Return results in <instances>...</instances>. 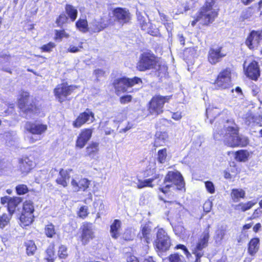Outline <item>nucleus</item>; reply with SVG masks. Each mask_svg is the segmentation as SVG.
Returning <instances> with one entry per match:
<instances>
[{
	"instance_id": "1",
	"label": "nucleus",
	"mask_w": 262,
	"mask_h": 262,
	"mask_svg": "<svg viewBox=\"0 0 262 262\" xmlns=\"http://www.w3.org/2000/svg\"><path fill=\"white\" fill-rule=\"evenodd\" d=\"M217 0H206L204 5L193 17L191 26L194 27L198 23L203 26H210L217 17L219 8L214 9Z\"/></svg>"
},
{
	"instance_id": "2",
	"label": "nucleus",
	"mask_w": 262,
	"mask_h": 262,
	"mask_svg": "<svg viewBox=\"0 0 262 262\" xmlns=\"http://www.w3.org/2000/svg\"><path fill=\"white\" fill-rule=\"evenodd\" d=\"M17 105L19 112L26 116H31L40 113L38 100L28 91H21L19 93Z\"/></svg>"
},
{
	"instance_id": "3",
	"label": "nucleus",
	"mask_w": 262,
	"mask_h": 262,
	"mask_svg": "<svg viewBox=\"0 0 262 262\" xmlns=\"http://www.w3.org/2000/svg\"><path fill=\"white\" fill-rule=\"evenodd\" d=\"M142 79L138 76L128 77L122 76L114 79L111 83L114 89L115 94L119 96L122 94L134 93L138 89H134L133 88L136 85L142 84Z\"/></svg>"
},
{
	"instance_id": "4",
	"label": "nucleus",
	"mask_w": 262,
	"mask_h": 262,
	"mask_svg": "<svg viewBox=\"0 0 262 262\" xmlns=\"http://www.w3.org/2000/svg\"><path fill=\"white\" fill-rule=\"evenodd\" d=\"M172 95L162 96L156 94L153 96L146 105L148 116L155 117L162 114L164 112V105L169 103Z\"/></svg>"
},
{
	"instance_id": "5",
	"label": "nucleus",
	"mask_w": 262,
	"mask_h": 262,
	"mask_svg": "<svg viewBox=\"0 0 262 262\" xmlns=\"http://www.w3.org/2000/svg\"><path fill=\"white\" fill-rule=\"evenodd\" d=\"M158 57L150 50L141 53L136 63V68L139 72H145L156 68Z\"/></svg>"
},
{
	"instance_id": "6",
	"label": "nucleus",
	"mask_w": 262,
	"mask_h": 262,
	"mask_svg": "<svg viewBox=\"0 0 262 262\" xmlns=\"http://www.w3.org/2000/svg\"><path fill=\"white\" fill-rule=\"evenodd\" d=\"M78 86L74 84H68V82L58 84L53 90L54 96L60 103L71 100L70 96L75 93Z\"/></svg>"
},
{
	"instance_id": "7",
	"label": "nucleus",
	"mask_w": 262,
	"mask_h": 262,
	"mask_svg": "<svg viewBox=\"0 0 262 262\" xmlns=\"http://www.w3.org/2000/svg\"><path fill=\"white\" fill-rule=\"evenodd\" d=\"M232 81V70L230 67L222 69L217 74L216 78L210 83L216 90H222L230 87Z\"/></svg>"
},
{
	"instance_id": "8",
	"label": "nucleus",
	"mask_w": 262,
	"mask_h": 262,
	"mask_svg": "<svg viewBox=\"0 0 262 262\" xmlns=\"http://www.w3.org/2000/svg\"><path fill=\"white\" fill-rule=\"evenodd\" d=\"M227 55V53L224 50L223 46L214 44L209 48L207 61L211 65L214 66L221 62Z\"/></svg>"
},
{
	"instance_id": "9",
	"label": "nucleus",
	"mask_w": 262,
	"mask_h": 262,
	"mask_svg": "<svg viewBox=\"0 0 262 262\" xmlns=\"http://www.w3.org/2000/svg\"><path fill=\"white\" fill-rule=\"evenodd\" d=\"M262 41V30L251 31L244 41L245 45L251 51L257 50Z\"/></svg>"
},
{
	"instance_id": "10",
	"label": "nucleus",
	"mask_w": 262,
	"mask_h": 262,
	"mask_svg": "<svg viewBox=\"0 0 262 262\" xmlns=\"http://www.w3.org/2000/svg\"><path fill=\"white\" fill-rule=\"evenodd\" d=\"M155 245L156 249L162 252L167 251L171 246L170 237L162 228L159 229L157 231Z\"/></svg>"
},
{
	"instance_id": "11",
	"label": "nucleus",
	"mask_w": 262,
	"mask_h": 262,
	"mask_svg": "<svg viewBox=\"0 0 262 262\" xmlns=\"http://www.w3.org/2000/svg\"><path fill=\"white\" fill-rule=\"evenodd\" d=\"M112 13L115 20L121 25L129 24L131 22L132 15L129 10L123 7H116L113 9Z\"/></svg>"
},
{
	"instance_id": "12",
	"label": "nucleus",
	"mask_w": 262,
	"mask_h": 262,
	"mask_svg": "<svg viewBox=\"0 0 262 262\" xmlns=\"http://www.w3.org/2000/svg\"><path fill=\"white\" fill-rule=\"evenodd\" d=\"M35 162L34 156H24L18 160V171L23 176L28 174L35 167Z\"/></svg>"
},
{
	"instance_id": "13",
	"label": "nucleus",
	"mask_w": 262,
	"mask_h": 262,
	"mask_svg": "<svg viewBox=\"0 0 262 262\" xmlns=\"http://www.w3.org/2000/svg\"><path fill=\"white\" fill-rule=\"evenodd\" d=\"M25 131L30 134L40 136L44 134L48 129V126L38 121H27L25 125Z\"/></svg>"
},
{
	"instance_id": "14",
	"label": "nucleus",
	"mask_w": 262,
	"mask_h": 262,
	"mask_svg": "<svg viewBox=\"0 0 262 262\" xmlns=\"http://www.w3.org/2000/svg\"><path fill=\"white\" fill-rule=\"evenodd\" d=\"M34 209L33 203L30 201H27L24 203L23 209L20 216V221L24 226H28L33 221L34 215L33 213Z\"/></svg>"
},
{
	"instance_id": "15",
	"label": "nucleus",
	"mask_w": 262,
	"mask_h": 262,
	"mask_svg": "<svg viewBox=\"0 0 262 262\" xmlns=\"http://www.w3.org/2000/svg\"><path fill=\"white\" fill-rule=\"evenodd\" d=\"M138 236L140 239L141 242L145 245V250L148 249V245L150 243L154 238V235L152 232V228L149 224H145L141 226Z\"/></svg>"
},
{
	"instance_id": "16",
	"label": "nucleus",
	"mask_w": 262,
	"mask_h": 262,
	"mask_svg": "<svg viewBox=\"0 0 262 262\" xmlns=\"http://www.w3.org/2000/svg\"><path fill=\"white\" fill-rule=\"evenodd\" d=\"M95 120L94 113L89 108H86L83 112L80 113L77 118L73 121L72 125L74 128H80L88 123L93 122Z\"/></svg>"
},
{
	"instance_id": "17",
	"label": "nucleus",
	"mask_w": 262,
	"mask_h": 262,
	"mask_svg": "<svg viewBox=\"0 0 262 262\" xmlns=\"http://www.w3.org/2000/svg\"><path fill=\"white\" fill-rule=\"evenodd\" d=\"M246 61L244 63V69L245 74L249 79L257 81L260 75V68L258 62L255 60H252L247 66Z\"/></svg>"
},
{
	"instance_id": "18",
	"label": "nucleus",
	"mask_w": 262,
	"mask_h": 262,
	"mask_svg": "<svg viewBox=\"0 0 262 262\" xmlns=\"http://www.w3.org/2000/svg\"><path fill=\"white\" fill-rule=\"evenodd\" d=\"M93 134V129L90 128L82 129L77 137L75 147L78 149L83 148L91 139Z\"/></svg>"
},
{
	"instance_id": "19",
	"label": "nucleus",
	"mask_w": 262,
	"mask_h": 262,
	"mask_svg": "<svg viewBox=\"0 0 262 262\" xmlns=\"http://www.w3.org/2000/svg\"><path fill=\"white\" fill-rule=\"evenodd\" d=\"M210 225H208L207 228L204 230L203 232L200 235L196 246L192 249V251H203V249L207 247L208 240L210 237Z\"/></svg>"
},
{
	"instance_id": "20",
	"label": "nucleus",
	"mask_w": 262,
	"mask_h": 262,
	"mask_svg": "<svg viewBox=\"0 0 262 262\" xmlns=\"http://www.w3.org/2000/svg\"><path fill=\"white\" fill-rule=\"evenodd\" d=\"M81 229V241L82 243L85 245L94 237V228L92 223H84Z\"/></svg>"
},
{
	"instance_id": "21",
	"label": "nucleus",
	"mask_w": 262,
	"mask_h": 262,
	"mask_svg": "<svg viewBox=\"0 0 262 262\" xmlns=\"http://www.w3.org/2000/svg\"><path fill=\"white\" fill-rule=\"evenodd\" d=\"M168 133L165 131L157 132L155 135L153 146L156 148L165 145L168 140Z\"/></svg>"
},
{
	"instance_id": "22",
	"label": "nucleus",
	"mask_w": 262,
	"mask_h": 262,
	"mask_svg": "<svg viewBox=\"0 0 262 262\" xmlns=\"http://www.w3.org/2000/svg\"><path fill=\"white\" fill-rule=\"evenodd\" d=\"M66 16L70 19V21L74 22L78 16V10L77 8L70 4H66L64 6V11Z\"/></svg>"
},
{
	"instance_id": "23",
	"label": "nucleus",
	"mask_w": 262,
	"mask_h": 262,
	"mask_svg": "<svg viewBox=\"0 0 262 262\" xmlns=\"http://www.w3.org/2000/svg\"><path fill=\"white\" fill-rule=\"evenodd\" d=\"M245 123L247 125L261 126L262 117L260 115H256L252 114L247 115L245 119Z\"/></svg>"
},
{
	"instance_id": "24",
	"label": "nucleus",
	"mask_w": 262,
	"mask_h": 262,
	"mask_svg": "<svg viewBox=\"0 0 262 262\" xmlns=\"http://www.w3.org/2000/svg\"><path fill=\"white\" fill-rule=\"evenodd\" d=\"M99 143L96 142H91L85 148V156L94 158L99 150Z\"/></svg>"
},
{
	"instance_id": "25",
	"label": "nucleus",
	"mask_w": 262,
	"mask_h": 262,
	"mask_svg": "<svg viewBox=\"0 0 262 262\" xmlns=\"http://www.w3.org/2000/svg\"><path fill=\"white\" fill-rule=\"evenodd\" d=\"M234 159L239 162H245L249 159L250 154L246 149H239L234 152Z\"/></svg>"
},
{
	"instance_id": "26",
	"label": "nucleus",
	"mask_w": 262,
	"mask_h": 262,
	"mask_svg": "<svg viewBox=\"0 0 262 262\" xmlns=\"http://www.w3.org/2000/svg\"><path fill=\"white\" fill-rule=\"evenodd\" d=\"M75 27L80 32H87L89 31V24L86 17L79 18L75 22Z\"/></svg>"
},
{
	"instance_id": "27",
	"label": "nucleus",
	"mask_w": 262,
	"mask_h": 262,
	"mask_svg": "<svg viewBox=\"0 0 262 262\" xmlns=\"http://www.w3.org/2000/svg\"><path fill=\"white\" fill-rule=\"evenodd\" d=\"M259 248V239L258 238H253L248 244V252L251 256H254Z\"/></svg>"
},
{
	"instance_id": "28",
	"label": "nucleus",
	"mask_w": 262,
	"mask_h": 262,
	"mask_svg": "<svg viewBox=\"0 0 262 262\" xmlns=\"http://www.w3.org/2000/svg\"><path fill=\"white\" fill-rule=\"evenodd\" d=\"M239 172L236 164L232 162L230 164V166L224 171V177L225 179H231L232 176L236 174Z\"/></svg>"
},
{
	"instance_id": "29",
	"label": "nucleus",
	"mask_w": 262,
	"mask_h": 262,
	"mask_svg": "<svg viewBox=\"0 0 262 262\" xmlns=\"http://www.w3.org/2000/svg\"><path fill=\"white\" fill-rule=\"evenodd\" d=\"M54 40L56 42H60L63 38H68L70 34L63 28L54 30Z\"/></svg>"
},
{
	"instance_id": "30",
	"label": "nucleus",
	"mask_w": 262,
	"mask_h": 262,
	"mask_svg": "<svg viewBox=\"0 0 262 262\" xmlns=\"http://www.w3.org/2000/svg\"><path fill=\"white\" fill-rule=\"evenodd\" d=\"M121 222L119 220H115L111 226L110 233L114 238H117L120 235L119 230L121 228Z\"/></svg>"
},
{
	"instance_id": "31",
	"label": "nucleus",
	"mask_w": 262,
	"mask_h": 262,
	"mask_svg": "<svg viewBox=\"0 0 262 262\" xmlns=\"http://www.w3.org/2000/svg\"><path fill=\"white\" fill-rule=\"evenodd\" d=\"M70 21V19L66 16L64 12H62L56 18L55 23L56 27L62 28Z\"/></svg>"
},
{
	"instance_id": "32",
	"label": "nucleus",
	"mask_w": 262,
	"mask_h": 262,
	"mask_svg": "<svg viewBox=\"0 0 262 262\" xmlns=\"http://www.w3.org/2000/svg\"><path fill=\"white\" fill-rule=\"evenodd\" d=\"M107 26L103 17H101L99 20L95 21L93 25V31L98 33L104 30Z\"/></svg>"
},
{
	"instance_id": "33",
	"label": "nucleus",
	"mask_w": 262,
	"mask_h": 262,
	"mask_svg": "<svg viewBox=\"0 0 262 262\" xmlns=\"http://www.w3.org/2000/svg\"><path fill=\"white\" fill-rule=\"evenodd\" d=\"M21 200L19 198H15L11 199L8 203V210L9 212V214L12 216L13 213L14 212L16 207L20 203Z\"/></svg>"
},
{
	"instance_id": "34",
	"label": "nucleus",
	"mask_w": 262,
	"mask_h": 262,
	"mask_svg": "<svg viewBox=\"0 0 262 262\" xmlns=\"http://www.w3.org/2000/svg\"><path fill=\"white\" fill-rule=\"evenodd\" d=\"M245 192L242 189H233L231 193L232 200L234 202H237L240 199L244 198Z\"/></svg>"
},
{
	"instance_id": "35",
	"label": "nucleus",
	"mask_w": 262,
	"mask_h": 262,
	"mask_svg": "<svg viewBox=\"0 0 262 262\" xmlns=\"http://www.w3.org/2000/svg\"><path fill=\"white\" fill-rule=\"evenodd\" d=\"M89 181H71L72 185L74 191L80 190H84L89 186Z\"/></svg>"
},
{
	"instance_id": "36",
	"label": "nucleus",
	"mask_w": 262,
	"mask_h": 262,
	"mask_svg": "<svg viewBox=\"0 0 262 262\" xmlns=\"http://www.w3.org/2000/svg\"><path fill=\"white\" fill-rule=\"evenodd\" d=\"M165 180H184L181 173L178 170L169 171Z\"/></svg>"
},
{
	"instance_id": "37",
	"label": "nucleus",
	"mask_w": 262,
	"mask_h": 262,
	"mask_svg": "<svg viewBox=\"0 0 262 262\" xmlns=\"http://www.w3.org/2000/svg\"><path fill=\"white\" fill-rule=\"evenodd\" d=\"M236 140L237 141L235 143H233L232 145L233 146H235V147H245L249 144V139L247 137L240 136L239 135H238L237 139Z\"/></svg>"
},
{
	"instance_id": "38",
	"label": "nucleus",
	"mask_w": 262,
	"mask_h": 262,
	"mask_svg": "<svg viewBox=\"0 0 262 262\" xmlns=\"http://www.w3.org/2000/svg\"><path fill=\"white\" fill-rule=\"evenodd\" d=\"M224 130L225 132L224 136V138L237 135L239 133V127L236 124H234V126H229L225 127Z\"/></svg>"
},
{
	"instance_id": "39",
	"label": "nucleus",
	"mask_w": 262,
	"mask_h": 262,
	"mask_svg": "<svg viewBox=\"0 0 262 262\" xmlns=\"http://www.w3.org/2000/svg\"><path fill=\"white\" fill-rule=\"evenodd\" d=\"M46 259L48 262H53L55 258L54 244H51L46 250Z\"/></svg>"
},
{
	"instance_id": "40",
	"label": "nucleus",
	"mask_w": 262,
	"mask_h": 262,
	"mask_svg": "<svg viewBox=\"0 0 262 262\" xmlns=\"http://www.w3.org/2000/svg\"><path fill=\"white\" fill-rule=\"evenodd\" d=\"M167 157V149L166 148H163L162 149H159L158 151L157 161L159 163H164L166 161Z\"/></svg>"
},
{
	"instance_id": "41",
	"label": "nucleus",
	"mask_w": 262,
	"mask_h": 262,
	"mask_svg": "<svg viewBox=\"0 0 262 262\" xmlns=\"http://www.w3.org/2000/svg\"><path fill=\"white\" fill-rule=\"evenodd\" d=\"M177 183L173 185H166L165 188H163L161 190L164 193L167 192V188H172L173 189L182 190L185 187V181H177Z\"/></svg>"
},
{
	"instance_id": "42",
	"label": "nucleus",
	"mask_w": 262,
	"mask_h": 262,
	"mask_svg": "<svg viewBox=\"0 0 262 262\" xmlns=\"http://www.w3.org/2000/svg\"><path fill=\"white\" fill-rule=\"evenodd\" d=\"M45 233L47 237L52 238L56 234V230L54 225L50 223L46 226L45 228Z\"/></svg>"
},
{
	"instance_id": "43",
	"label": "nucleus",
	"mask_w": 262,
	"mask_h": 262,
	"mask_svg": "<svg viewBox=\"0 0 262 262\" xmlns=\"http://www.w3.org/2000/svg\"><path fill=\"white\" fill-rule=\"evenodd\" d=\"M26 252L28 255H32L36 250V246L32 241H29L26 243Z\"/></svg>"
},
{
	"instance_id": "44",
	"label": "nucleus",
	"mask_w": 262,
	"mask_h": 262,
	"mask_svg": "<svg viewBox=\"0 0 262 262\" xmlns=\"http://www.w3.org/2000/svg\"><path fill=\"white\" fill-rule=\"evenodd\" d=\"M238 134L237 135H234L233 136H229V137H226V138L224 139V142L225 145H226L227 146L234 148L235 146H233V143H235L237 140H236L237 139V137L238 136Z\"/></svg>"
},
{
	"instance_id": "45",
	"label": "nucleus",
	"mask_w": 262,
	"mask_h": 262,
	"mask_svg": "<svg viewBox=\"0 0 262 262\" xmlns=\"http://www.w3.org/2000/svg\"><path fill=\"white\" fill-rule=\"evenodd\" d=\"M72 170L71 169H61L59 171V176L60 180H68L71 178V173Z\"/></svg>"
},
{
	"instance_id": "46",
	"label": "nucleus",
	"mask_w": 262,
	"mask_h": 262,
	"mask_svg": "<svg viewBox=\"0 0 262 262\" xmlns=\"http://www.w3.org/2000/svg\"><path fill=\"white\" fill-rule=\"evenodd\" d=\"M226 234V230L223 227L219 228L215 233L214 238L216 242H220Z\"/></svg>"
},
{
	"instance_id": "47",
	"label": "nucleus",
	"mask_w": 262,
	"mask_h": 262,
	"mask_svg": "<svg viewBox=\"0 0 262 262\" xmlns=\"http://www.w3.org/2000/svg\"><path fill=\"white\" fill-rule=\"evenodd\" d=\"M255 203L251 201L248 202L247 203H241L237 205H236L235 209L238 210H242V211H245L250 209L254 205Z\"/></svg>"
},
{
	"instance_id": "48",
	"label": "nucleus",
	"mask_w": 262,
	"mask_h": 262,
	"mask_svg": "<svg viewBox=\"0 0 262 262\" xmlns=\"http://www.w3.org/2000/svg\"><path fill=\"white\" fill-rule=\"evenodd\" d=\"M55 47L56 44L53 42L50 41L40 47V49L43 52H51Z\"/></svg>"
},
{
	"instance_id": "49",
	"label": "nucleus",
	"mask_w": 262,
	"mask_h": 262,
	"mask_svg": "<svg viewBox=\"0 0 262 262\" xmlns=\"http://www.w3.org/2000/svg\"><path fill=\"white\" fill-rule=\"evenodd\" d=\"M157 67H158L157 71L159 76L166 75L167 74L168 67L167 65L164 63H159L158 62Z\"/></svg>"
},
{
	"instance_id": "50",
	"label": "nucleus",
	"mask_w": 262,
	"mask_h": 262,
	"mask_svg": "<svg viewBox=\"0 0 262 262\" xmlns=\"http://www.w3.org/2000/svg\"><path fill=\"white\" fill-rule=\"evenodd\" d=\"M11 215L10 214H4L0 218V228L3 229L9 223Z\"/></svg>"
},
{
	"instance_id": "51",
	"label": "nucleus",
	"mask_w": 262,
	"mask_h": 262,
	"mask_svg": "<svg viewBox=\"0 0 262 262\" xmlns=\"http://www.w3.org/2000/svg\"><path fill=\"white\" fill-rule=\"evenodd\" d=\"M195 52L193 48H188L184 50L183 55L185 59H188L191 57H194Z\"/></svg>"
},
{
	"instance_id": "52",
	"label": "nucleus",
	"mask_w": 262,
	"mask_h": 262,
	"mask_svg": "<svg viewBox=\"0 0 262 262\" xmlns=\"http://www.w3.org/2000/svg\"><path fill=\"white\" fill-rule=\"evenodd\" d=\"M119 102L122 104L130 103L133 100V96L130 94H124L121 96L119 98Z\"/></svg>"
},
{
	"instance_id": "53",
	"label": "nucleus",
	"mask_w": 262,
	"mask_h": 262,
	"mask_svg": "<svg viewBox=\"0 0 262 262\" xmlns=\"http://www.w3.org/2000/svg\"><path fill=\"white\" fill-rule=\"evenodd\" d=\"M58 255L60 258L65 259L68 256L67 248L63 245L59 247Z\"/></svg>"
},
{
	"instance_id": "54",
	"label": "nucleus",
	"mask_w": 262,
	"mask_h": 262,
	"mask_svg": "<svg viewBox=\"0 0 262 262\" xmlns=\"http://www.w3.org/2000/svg\"><path fill=\"white\" fill-rule=\"evenodd\" d=\"M16 190L18 194L21 195L27 193L28 189L25 185H19L16 187Z\"/></svg>"
},
{
	"instance_id": "55",
	"label": "nucleus",
	"mask_w": 262,
	"mask_h": 262,
	"mask_svg": "<svg viewBox=\"0 0 262 262\" xmlns=\"http://www.w3.org/2000/svg\"><path fill=\"white\" fill-rule=\"evenodd\" d=\"M78 216L81 218H85L88 214V208L87 206H81L78 213Z\"/></svg>"
},
{
	"instance_id": "56",
	"label": "nucleus",
	"mask_w": 262,
	"mask_h": 262,
	"mask_svg": "<svg viewBox=\"0 0 262 262\" xmlns=\"http://www.w3.org/2000/svg\"><path fill=\"white\" fill-rule=\"evenodd\" d=\"M170 262H184V257L178 254H172L169 257Z\"/></svg>"
},
{
	"instance_id": "57",
	"label": "nucleus",
	"mask_w": 262,
	"mask_h": 262,
	"mask_svg": "<svg viewBox=\"0 0 262 262\" xmlns=\"http://www.w3.org/2000/svg\"><path fill=\"white\" fill-rule=\"evenodd\" d=\"M82 42H80L78 47L73 45L70 46L69 48L67 49V52L73 53H77L80 51V49H82Z\"/></svg>"
},
{
	"instance_id": "58",
	"label": "nucleus",
	"mask_w": 262,
	"mask_h": 262,
	"mask_svg": "<svg viewBox=\"0 0 262 262\" xmlns=\"http://www.w3.org/2000/svg\"><path fill=\"white\" fill-rule=\"evenodd\" d=\"M15 111V104L13 103H9L7 104V108L4 111V113L6 115H9Z\"/></svg>"
},
{
	"instance_id": "59",
	"label": "nucleus",
	"mask_w": 262,
	"mask_h": 262,
	"mask_svg": "<svg viewBox=\"0 0 262 262\" xmlns=\"http://www.w3.org/2000/svg\"><path fill=\"white\" fill-rule=\"evenodd\" d=\"M151 182L152 181H138L136 184L137 187L141 189L145 187H152Z\"/></svg>"
},
{
	"instance_id": "60",
	"label": "nucleus",
	"mask_w": 262,
	"mask_h": 262,
	"mask_svg": "<svg viewBox=\"0 0 262 262\" xmlns=\"http://www.w3.org/2000/svg\"><path fill=\"white\" fill-rule=\"evenodd\" d=\"M205 187L208 192L211 193L214 192V186L211 181H205Z\"/></svg>"
},
{
	"instance_id": "61",
	"label": "nucleus",
	"mask_w": 262,
	"mask_h": 262,
	"mask_svg": "<svg viewBox=\"0 0 262 262\" xmlns=\"http://www.w3.org/2000/svg\"><path fill=\"white\" fill-rule=\"evenodd\" d=\"M182 117V113L181 112H176L172 113L171 118L176 121L181 120Z\"/></svg>"
},
{
	"instance_id": "62",
	"label": "nucleus",
	"mask_w": 262,
	"mask_h": 262,
	"mask_svg": "<svg viewBox=\"0 0 262 262\" xmlns=\"http://www.w3.org/2000/svg\"><path fill=\"white\" fill-rule=\"evenodd\" d=\"M212 203L210 201H206L203 206L204 211L206 212H209L211 209Z\"/></svg>"
},
{
	"instance_id": "63",
	"label": "nucleus",
	"mask_w": 262,
	"mask_h": 262,
	"mask_svg": "<svg viewBox=\"0 0 262 262\" xmlns=\"http://www.w3.org/2000/svg\"><path fill=\"white\" fill-rule=\"evenodd\" d=\"M192 253L195 254L196 259L194 262H200L201 260L200 258L202 257V256L204 255V252L203 251H200L197 252L196 251H192Z\"/></svg>"
},
{
	"instance_id": "64",
	"label": "nucleus",
	"mask_w": 262,
	"mask_h": 262,
	"mask_svg": "<svg viewBox=\"0 0 262 262\" xmlns=\"http://www.w3.org/2000/svg\"><path fill=\"white\" fill-rule=\"evenodd\" d=\"M192 253L195 254L196 259L194 262H200L201 260L200 258L202 257V256L204 255V252L203 251H200L197 252L196 251H192Z\"/></svg>"
}]
</instances>
